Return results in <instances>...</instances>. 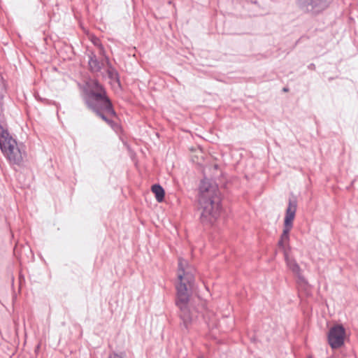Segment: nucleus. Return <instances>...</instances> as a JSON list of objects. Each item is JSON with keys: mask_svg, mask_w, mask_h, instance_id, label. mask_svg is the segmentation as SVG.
I'll return each instance as SVG.
<instances>
[{"mask_svg": "<svg viewBox=\"0 0 358 358\" xmlns=\"http://www.w3.org/2000/svg\"><path fill=\"white\" fill-rule=\"evenodd\" d=\"M177 289V305L180 310L182 325L187 331L191 329L197 322L196 310H192L188 301L191 292L194 289V268L182 258L178 259Z\"/></svg>", "mask_w": 358, "mask_h": 358, "instance_id": "obj_1", "label": "nucleus"}, {"mask_svg": "<svg viewBox=\"0 0 358 358\" xmlns=\"http://www.w3.org/2000/svg\"><path fill=\"white\" fill-rule=\"evenodd\" d=\"M220 196L217 187L208 180L201 181L199 187V210L201 221L204 224H213L220 211Z\"/></svg>", "mask_w": 358, "mask_h": 358, "instance_id": "obj_2", "label": "nucleus"}, {"mask_svg": "<svg viewBox=\"0 0 358 358\" xmlns=\"http://www.w3.org/2000/svg\"><path fill=\"white\" fill-rule=\"evenodd\" d=\"M85 92L87 106L113 127V122L106 115H115V113L102 86L96 80H92L87 83Z\"/></svg>", "mask_w": 358, "mask_h": 358, "instance_id": "obj_3", "label": "nucleus"}, {"mask_svg": "<svg viewBox=\"0 0 358 358\" xmlns=\"http://www.w3.org/2000/svg\"><path fill=\"white\" fill-rule=\"evenodd\" d=\"M297 203L294 199H289L287 208L285 211L283 230L280 236L278 245L284 250L285 259L287 266L297 275H300V268L294 260L288 257L285 248L288 246L289 241V232L293 228V222L296 216Z\"/></svg>", "mask_w": 358, "mask_h": 358, "instance_id": "obj_4", "label": "nucleus"}, {"mask_svg": "<svg viewBox=\"0 0 358 358\" xmlns=\"http://www.w3.org/2000/svg\"><path fill=\"white\" fill-rule=\"evenodd\" d=\"M333 0H296V4L304 12L318 13L332 2Z\"/></svg>", "mask_w": 358, "mask_h": 358, "instance_id": "obj_5", "label": "nucleus"}, {"mask_svg": "<svg viewBox=\"0 0 358 358\" xmlns=\"http://www.w3.org/2000/svg\"><path fill=\"white\" fill-rule=\"evenodd\" d=\"M106 73L108 78L110 80V83L113 88H119L120 87L119 76L117 71L111 66L109 62L108 58H105Z\"/></svg>", "mask_w": 358, "mask_h": 358, "instance_id": "obj_6", "label": "nucleus"}, {"mask_svg": "<svg viewBox=\"0 0 358 358\" xmlns=\"http://www.w3.org/2000/svg\"><path fill=\"white\" fill-rule=\"evenodd\" d=\"M105 60L102 62H99L96 56L93 53H92V55L90 56L89 66L92 71L99 72L101 70V69L103 66H105Z\"/></svg>", "mask_w": 358, "mask_h": 358, "instance_id": "obj_7", "label": "nucleus"}, {"mask_svg": "<svg viewBox=\"0 0 358 358\" xmlns=\"http://www.w3.org/2000/svg\"><path fill=\"white\" fill-rule=\"evenodd\" d=\"M348 338L346 330L342 324H337V349L343 345L345 341Z\"/></svg>", "mask_w": 358, "mask_h": 358, "instance_id": "obj_8", "label": "nucleus"}, {"mask_svg": "<svg viewBox=\"0 0 358 358\" xmlns=\"http://www.w3.org/2000/svg\"><path fill=\"white\" fill-rule=\"evenodd\" d=\"M152 191L155 194L156 200L158 202H162L164 198V189L159 185H154L152 187Z\"/></svg>", "mask_w": 358, "mask_h": 358, "instance_id": "obj_9", "label": "nucleus"}, {"mask_svg": "<svg viewBox=\"0 0 358 358\" xmlns=\"http://www.w3.org/2000/svg\"><path fill=\"white\" fill-rule=\"evenodd\" d=\"M328 342L333 350L336 348V325L331 327L328 334Z\"/></svg>", "mask_w": 358, "mask_h": 358, "instance_id": "obj_10", "label": "nucleus"}, {"mask_svg": "<svg viewBox=\"0 0 358 358\" xmlns=\"http://www.w3.org/2000/svg\"><path fill=\"white\" fill-rule=\"evenodd\" d=\"M203 317L206 320V322L210 327H216V319L211 318V315L208 310H206V315L203 316Z\"/></svg>", "mask_w": 358, "mask_h": 358, "instance_id": "obj_11", "label": "nucleus"}, {"mask_svg": "<svg viewBox=\"0 0 358 358\" xmlns=\"http://www.w3.org/2000/svg\"><path fill=\"white\" fill-rule=\"evenodd\" d=\"M108 358H123L121 355L116 353H111L109 355Z\"/></svg>", "mask_w": 358, "mask_h": 358, "instance_id": "obj_12", "label": "nucleus"}, {"mask_svg": "<svg viewBox=\"0 0 358 358\" xmlns=\"http://www.w3.org/2000/svg\"><path fill=\"white\" fill-rule=\"evenodd\" d=\"M92 41L95 45H98L99 40L96 38H95Z\"/></svg>", "mask_w": 358, "mask_h": 358, "instance_id": "obj_13", "label": "nucleus"}, {"mask_svg": "<svg viewBox=\"0 0 358 358\" xmlns=\"http://www.w3.org/2000/svg\"><path fill=\"white\" fill-rule=\"evenodd\" d=\"M199 358H204V357H199Z\"/></svg>", "mask_w": 358, "mask_h": 358, "instance_id": "obj_14", "label": "nucleus"}, {"mask_svg": "<svg viewBox=\"0 0 358 358\" xmlns=\"http://www.w3.org/2000/svg\"><path fill=\"white\" fill-rule=\"evenodd\" d=\"M309 358H311V357H309Z\"/></svg>", "mask_w": 358, "mask_h": 358, "instance_id": "obj_15", "label": "nucleus"}]
</instances>
